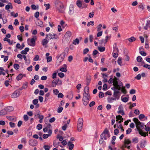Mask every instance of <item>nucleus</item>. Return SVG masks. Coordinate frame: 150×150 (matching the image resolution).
<instances>
[{"instance_id": "obj_52", "label": "nucleus", "mask_w": 150, "mask_h": 150, "mask_svg": "<svg viewBox=\"0 0 150 150\" xmlns=\"http://www.w3.org/2000/svg\"><path fill=\"white\" fill-rule=\"evenodd\" d=\"M23 57L24 60H25V63H30V60L27 61V59L26 58V56L25 55H23Z\"/></svg>"}, {"instance_id": "obj_37", "label": "nucleus", "mask_w": 150, "mask_h": 150, "mask_svg": "<svg viewBox=\"0 0 150 150\" xmlns=\"http://www.w3.org/2000/svg\"><path fill=\"white\" fill-rule=\"evenodd\" d=\"M132 142L134 143H137L138 142V139L137 137H135L132 139Z\"/></svg>"}, {"instance_id": "obj_28", "label": "nucleus", "mask_w": 150, "mask_h": 150, "mask_svg": "<svg viewBox=\"0 0 150 150\" xmlns=\"http://www.w3.org/2000/svg\"><path fill=\"white\" fill-rule=\"evenodd\" d=\"M79 39L78 38H76L75 40L73 41V43L75 45H76V44H78L79 43Z\"/></svg>"}, {"instance_id": "obj_21", "label": "nucleus", "mask_w": 150, "mask_h": 150, "mask_svg": "<svg viewBox=\"0 0 150 150\" xmlns=\"http://www.w3.org/2000/svg\"><path fill=\"white\" fill-rule=\"evenodd\" d=\"M150 27V21H147V23L146 24V25L144 27V29L145 30H147L148 27Z\"/></svg>"}, {"instance_id": "obj_60", "label": "nucleus", "mask_w": 150, "mask_h": 150, "mask_svg": "<svg viewBox=\"0 0 150 150\" xmlns=\"http://www.w3.org/2000/svg\"><path fill=\"white\" fill-rule=\"evenodd\" d=\"M47 62H50L51 61L52 59V57L51 56L48 57L47 58Z\"/></svg>"}, {"instance_id": "obj_55", "label": "nucleus", "mask_w": 150, "mask_h": 150, "mask_svg": "<svg viewBox=\"0 0 150 150\" xmlns=\"http://www.w3.org/2000/svg\"><path fill=\"white\" fill-rule=\"evenodd\" d=\"M57 139H58L60 141H62L63 139V137L62 136H60L59 135H58L57 137Z\"/></svg>"}, {"instance_id": "obj_45", "label": "nucleus", "mask_w": 150, "mask_h": 150, "mask_svg": "<svg viewBox=\"0 0 150 150\" xmlns=\"http://www.w3.org/2000/svg\"><path fill=\"white\" fill-rule=\"evenodd\" d=\"M63 110V108L62 107H59L57 110V112L59 113H61Z\"/></svg>"}, {"instance_id": "obj_26", "label": "nucleus", "mask_w": 150, "mask_h": 150, "mask_svg": "<svg viewBox=\"0 0 150 150\" xmlns=\"http://www.w3.org/2000/svg\"><path fill=\"white\" fill-rule=\"evenodd\" d=\"M76 5L79 8L82 6V4L80 0H78L76 1Z\"/></svg>"}, {"instance_id": "obj_20", "label": "nucleus", "mask_w": 150, "mask_h": 150, "mask_svg": "<svg viewBox=\"0 0 150 150\" xmlns=\"http://www.w3.org/2000/svg\"><path fill=\"white\" fill-rule=\"evenodd\" d=\"M71 33L70 31H67L65 33L64 36L67 38H70L71 35Z\"/></svg>"}, {"instance_id": "obj_50", "label": "nucleus", "mask_w": 150, "mask_h": 150, "mask_svg": "<svg viewBox=\"0 0 150 150\" xmlns=\"http://www.w3.org/2000/svg\"><path fill=\"white\" fill-rule=\"evenodd\" d=\"M142 134H140L142 136H144V137H145L146 136H148V132H142Z\"/></svg>"}, {"instance_id": "obj_38", "label": "nucleus", "mask_w": 150, "mask_h": 150, "mask_svg": "<svg viewBox=\"0 0 150 150\" xmlns=\"http://www.w3.org/2000/svg\"><path fill=\"white\" fill-rule=\"evenodd\" d=\"M118 82L116 80H114L113 82V85L118 87Z\"/></svg>"}, {"instance_id": "obj_9", "label": "nucleus", "mask_w": 150, "mask_h": 150, "mask_svg": "<svg viewBox=\"0 0 150 150\" xmlns=\"http://www.w3.org/2000/svg\"><path fill=\"white\" fill-rule=\"evenodd\" d=\"M120 92L118 91H114L113 93V96L115 97V98H116V99H119L120 98V95L119 93Z\"/></svg>"}, {"instance_id": "obj_31", "label": "nucleus", "mask_w": 150, "mask_h": 150, "mask_svg": "<svg viewBox=\"0 0 150 150\" xmlns=\"http://www.w3.org/2000/svg\"><path fill=\"white\" fill-rule=\"evenodd\" d=\"M121 91L124 94H126L127 91L125 89V87H121Z\"/></svg>"}, {"instance_id": "obj_14", "label": "nucleus", "mask_w": 150, "mask_h": 150, "mask_svg": "<svg viewBox=\"0 0 150 150\" xmlns=\"http://www.w3.org/2000/svg\"><path fill=\"white\" fill-rule=\"evenodd\" d=\"M6 112H10L13 110L14 108L12 106H8L5 108Z\"/></svg>"}, {"instance_id": "obj_36", "label": "nucleus", "mask_w": 150, "mask_h": 150, "mask_svg": "<svg viewBox=\"0 0 150 150\" xmlns=\"http://www.w3.org/2000/svg\"><path fill=\"white\" fill-rule=\"evenodd\" d=\"M44 118V116L42 115H40L39 116L38 118L40 119L39 122L40 123H41L42 122V120Z\"/></svg>"}, {"instance_id": "obj_1", "label": "nucleus", "mask_w": 150, "mask_h": 150, "mask_svg": "<svg viewBox=\"0 0 150 150\" xmlns=\"http://www.w3.org/2000/svg\"><path fill=\"white\" fill-rule=\"evenodd\" d=\"M133 121L136 124V128L139 131V134H142V132H143L142 129L144 128V126L145 125L143 123L139 121L137 118H134Z\"/></svg>"}, {"instance_id": "obj_32", "label": "nucleus", "mask_w": 150, "mask_h": 150, "mask_svg": "<svg viewBox=\"0 0 150 150\" xmlns=\"http://www.w3.org/2000/svg\"><path fill=\"white\" fill-rule=\"evenodd\" d=\"M40 114L41 113L40 111H38L36 112V114L35 115V119H37L39 117V116L40 115Z\"/></svg>"}, {"instance_id": "obj_12", "label": "nucleus", "mask_w": 150, "mask_h": 150, "mask_svg": "<svg viewBox=\"0 0 150 150\" xmlns=\"http://www.w3.org/2000/svg\"><path fill=\"white\" fill-rule=\"evenodd\" d=\"M83 98L90 99V95L89 93V92H86V91H85L83 94Z\"/></svg>"}, {"instance_id": "obj_40", "label": "nucleus", "mask_w": 150, "mask_h": 150, "mask_svg": "<svg viewBox=\"0 0 150 150\" xmlns=\"http://www.w3.org/2000/svg\"><path fill=\"white\" fill-rule=\"evenodd\" d=\"M94 22L93 21H91L88 23L87 25L88 26H89L90 25H94Z\"/></svg>"}, {"instance_id": "obj_23", "label": "nucleus", "mask_w": 150, "mask_h": 150, "mask_svg": "<svg viewBox=\"0 0 150 150\" xmlns=\"http://www.w3.org/2000/svg\"><path fill=\"white\" fill-rule=\"evenodd\" d=\"M116 98L113 97H110L108 98V101L109 103H112L113 101L115 100Z\"/></svg>"}, {"instance_id": "obj_62", "label": "nucleus", "mask_w": 150, "mask_h": 150, "mask_svg": "<svg viewBox=\"0 0 150 150\" xmlns=\"http://www.w3.org/2000/svg\"><path fill=\"white\" fill-rule=\"evenodd\" d=\"M93 16L94 12H92L89 13L88 17L89 18H92L93 17Z\"/></svg>"}, {"instance_id": "obj_33", "label": "nucleus", "mask_w": 150, "mask_h": 150, "mask_svg": "<svg viewBox=\"0 0 150 150\" xmlns=\"http://www.w3.org/2000/svg\"><path fill=\"white\" fill-rule=\"evenodd\" d=\"M112 90L114 91H116V89H117L118 91H120L121 90V88H119L115 86H114L113 87L111 88Z\"/></svg>"}, {"instance_id": "obj_16", "label": "nucleus", "mask_w": 150, "mask_h": 150, "mask_svg": "<svg viewBox=\"0 0 150 150\" xmlns=\"http://www.w3.org/2000/svg\"><path fill=\"white\" fill-rule=\"evenodd\" d=\"M59 81V79L53 80L52 82V85L53 87H54L56 86Z\"/></svg>"}, {"instance_id": "obj_42", "label": "nucleus", "mask_w": 150, "mask_h": 150, "mask_svg": "<svg viewBox=\"0 0 150 150\" xmlns=\"http://www.w3.org/2000/svg\"><path fill=\"white\" fill-rule=\"evenodd\" d=\"M129 98L127 97H124L122 99V101L125 103L127 102L128 101Z\"/></svg>"}, {"instance_id": "obj_41", "label": "nucleus", "mask_w": 150, "mask_h": 150, "mask_svg": "<svg viewBox=\"0 0 150 150\" xmlns=\"http://www.w3.org/2000/svg\"><path fill=\"white\" fill-rule=\"evenodd\" d=\"M11 16H13L14 17H16L18 16V13H16L15 14H14L13 12H12L11 13Z\"/></svg>"}, {"instance_id": "obj_64", "label": "nucleus", "mask_w": 150, "mask_h": 150, "mask_svg": "<svg viewBox=\"0 0 150 150\" xmlns=\"http://www.w3.org/2000/svg\"><path fill=\"white\" fill-rule=\"evenodd\" d=\"M44 148L45 150H50V147L48 145H44Z\"/></svg>"}, {"instance_id": "obj_34", "label": "nucleus", "mask_w": 150, "mask_h": 150, "mask_svg": "<svg viewBox=\"0 0 150 150\" xmlns=\"http://www.w3.org/2000/svg\"><path fill=\"white\" fill-rule=\"evenodd\" d=\"M98 50L101 52H103L105 50V48L104 47H98Z\"/></svg>"}, {"instance_id": "obj_5", "label": "nucleus", "mask_w": 150, "mask_h": 150, "mask_svg": "<svg viewBox=\"0 0 150 150\" xmlns=\"http://www.w3.org/2000/svg\"><path fill=\"white\" fill-rule=\"evenodd\" d=\"M29 144L32 146H36L38 144V142L35 139H31L29 141Z\"/></svg>"}, {"instance_id": "obj_22", "label": "nucleus", "mask_w": 150, "mask_h": 150, "mask_svg": "<svg viewBox=\"0 0 150 150\" xmlns=\"http://www.w3.org/2000/svg\"><path fill=\"white\" fill-rule=\"evenodd\" d=\"M108 133L109 131L107 128H106L105 129L103 132L101 134V135L104 136H105V134H107Z\"/></svg>"}, {"instance_id": "obj_6", "label": "nucleus", "mask_w": 150, "mask_h": 150, "mask_svg": "<svg viewBox=\"0 0 150 150\" xmlns=\"http://www.w3.org/2000/svg\"><path fill=\"white\" fill-rule=\"evenodd\" d=\"M57 36L56 34H54L53 33H49V34L46 35V38H47L48 39L49 38L50 39L56 38V37Z\"/></svg>"}, {"instance_id": "obj_54", "label": "nucleus", "mask_w": 150, "mask_h": 150, "mask_svg": "<svg viewBox=\"0 0 150 150\" xmlns=\"http://www.w3.org/2000/svg\"><path fill=\"white\" fill-rule=\"evenodd\" d=\"M59 70L61 71L64 72H66L67 71L66 68L64 67L61 68Z\"/></svg>"}, {"instance_id": "obj_19", "label": "nucleus", "mask_w": 150, "mask_h": 150, "mask_svg": "<svg viewBox=\"0 0 150 150\" xmlns=\"http://www.w3.org/2000/svg\"><path fill=\"white\" fill-rule=\"evenodd\" d=\"M115 50H117V53H114L113 54L112 56L113 57H114L115 58H117L118 56V54L117 53L118 52H119V50L118 48L116 47L114 48Z\"/></svg>"}, {"instance_id": "obj_2", "label": "nucleus", "mask_w": 150, "mask_h": 150, "mask_svg": "<svg viewBox=\"0 0 150 150\" xmlns=\"http://www.w3.org/2000/svg\"><path fill=\"white\" fill-rule=\"evenodd\" d=\"M54 3L55 7L59 12L63 13L64 11V8L62 3L59 0H55Z\"/></svg>"}, {"instance_id": "obj_39", "label": "nucleus", "mask_w": 150, "mask_h": 150, "mask_svg": "<svg viewBox=\"0 0 150 150\" xmlns=\"http://www.w3.org/2000/svg\"><path fill=\"white\" fill-rule=\"evenodd\" d=\"M136 38H134V37H132L130 38H129L128 39V40L130 42H133L134 41L136 40Z\"/></svg>"}, {"instance_id": "obj_18", "label": "nucleus", "mask_w": 150, "mask_h": 150, "mask_svg": "<svg viewBox=\"0 0 150 150\" xmlns=\"http://www.w3.org/2000/svg\"><path fill=\"white\" fill-rule=\"evenodd\" d=\"M74 8L73 6L72 5H70L69 8V12L70 14H72L74 13Z\"/></svg>"}, {"instance_id": "obj_46", "label": "nucleus", "mask_w": 150, "mask_h": 150, "mask_svg": "<svg viewBox=\"0 0 150 150\" xmlns=\"http://www.w3.org/2000/svg\"><path fill=\"white\" fill-rule=\"evenodd\" d=\"M36 24L38 25L41 27L43 23L41 21H39L36 23Z\"/></svg>"}, {"instance_id": "obj_10", "label": "nucleus", "mask_w": 150, "mask_h": 150, "mask_svg": "<svg viewBox=\"0 0 150 150\" xmlns=\"http://www.w3.org/2000/svg\"><path fill=\"white\" fill-rule=\"evenodd\" d=\"M107 139L106 136H103L100 135V138L99 139V143L100 144H102L104 142V140H106Z\"/></svg>"}, {"instance_id": "obj_48", "label": "nucleus", "mask_w": 150, "mask_h": 150, "mask_svg": "<svg viewBox=\"0 0 150 150\" xmlns=\"http://www.w3.org/2000/svg\"><path fill=\"white\" fill-rule=\"evenodd\" d=\"M42 128V126L41 124H38L37 126V129L39 130L41 129Z\"/></svg>"}, {"instance_id": "obj_3", "label": "nucleus", "mask_w": 150, "mask_h": 150, "mask_svg": "<svg viewBox=\"0 0 150 150\" xmlns=\"http://www.w3.org/2000/svg\"><path fill=\"white\" fill-rule=\"evenodd\" d=\"M77 126L78 131L79 132H81L82 130L83 126V118H79Z\"/></svg>"}, {"instance_id": "obj_61", "label": "nucleus", "mask_w": 150, "mask_h": 150, "mask_svg": "<svg viewBox=\"0 0 150 150\" xmlns=\"http://www.w3.org/2000/svg\"><path fill=\"white\" fill-rule=\"evenodd\" d=\"M58 74L60 78H63L64 76V74L63 73H59Z\"/></svg>"}, {"instance_id": "obj_7", "label": "nucleus", "mask_w": 150, "mask_h": 150, "mask_svg": "<svg viewBox=\"0 0 150 150\" xmlns=\"http://www.w3.org/2000/svg\"><path fill=\"white\" fill-rule=\"evenodd\" d=\"M20 96V92L16 90L11 95V98H15L19 96Z\"/></svg>"}, {"instance_id": "obj_49", "label": "nucleus", "mask_w": 150, "mask_h": 150, "mask_svg": "<svg viewBox=\"0 0 150 150\" xmlns=\"http://www.w3.org/2000/svg\"><path fill=\"white\" fill-rule=\"evenodd\" d=\"M139 8L141 9V10L142 11H143L144 10V6L142 4V3H141L139 6Z\"/></svg>"}, {"instance_id": "obj_8", "label": "nucleus", "mask_w": 150, "mask_h": 150, "mask_svg": "<svg viewBox=\"0 0 150 150\" xmlns=\"http://www.w3.org/2000/svg\"><path fill=\"white\" fill-rule=\"evenodd\" d=\"M117 113H118L121 114L122 115H125V113L123 111V107L122 105H120L119 106L118 109V110L117 111Z\"/></svg>"}, {"instance_id": "obj_30", "label": "nucleus", "mask_w": 150, "mask_h": 150, "mask_svg": "<svg viewBox=\"0 0 150 150\" xmlns=\"http://www.w3.org/2000/svg\"><path fill=\"white\" fill-rule=\"evenodd\" d=\"M86 80L87 85H88L91 81V78L90 76H87L86 77Z\"/></svg>"}, {"instance_id": "obj_29", "label": "nucleus", "mask_w": 150, "mask_h": 150, "mask_svg": "<svg viewBox=\"0 0 150 150\" xmlns=\"http://www.w3.org/2000/svg\"><path fill=\"white\" fill-rule=\"evenodd\" d=\"M6 112L5 110H3L0 111V115H5L6 113Z\"/></svg>"}, {"instance_id": "obj_58", "label": "nucleus", "mask_w": 150, "mask_h": 150, "mask_svg": "<svg viewBox=\"0 0 150 150\" xmlns=\"http://www.w3.org/2000/svg\"><path fill=\"white\" fill-rule=\"evenodd\" d=\"M38 100L37 99H35L33 101V103L35 105H36L38 103Z\"/></svg>"}, {"instance_id": "obj_56", "label": "nucleus", "mask_w": 150, "mask_h": 150, "mask_svg": "<svg viewBox=\"0 0 150 150\" xmlns=\"http://www.w3.org/2000/svg\"><path fill=\"white\" fill-rule=\"evenodd\" d=\"M143 67L147 68L148 69L150 70V65L147 64H144L143 66Z\"/></svg>"}, {"instance_id": "obj_47", "label": "nucleus", "mask_w": 150, "mask_h": 150, "mask_svg": "<svg viewBox=\"0 0 150 150\" xmlns=\"http://www.w3.org/2000/svg\"><path fill=\"white\" fill-rule=\"evenodd\" d=\"M145 117V116L144 114H141L139 116V118L140 120H141Z\"/></svg>"}, {"instance_id": "obj_43", "label": "nucleus", "mask_w": 150, "mask_h": 150, "mask_svg": "<svg viewBox=\"0 0 150 150\" xmlns=\"http://www.w3.org/2000/svg\"><path fill=\"white\" fill-rule=\"evenodd\" d=\"M28 83L27 82H25L24 83L22 86V87L23 89H25L26 88L28 87Z\"/></svg>"}, {"instance_id": "obj_35", "label": "nucleus", "mask_w": 150, "mask_h": 150, "mask_svg": "<svg viewBox=\"0 0 150 150\" xmlns=\"http://www.w3.org/2000/svg\"><path fill=\"white\" fill-rule=\"evenodd\" d=\"M122 59L121 57H119L117 60V63L120 66H122Z\"/></svg>"}, {"instance_id": "obj_4", "label": "nucleus", "mask_w": 150, "mask_h": 150, "mask_svg": "<svg viewBox=\"0 0 150 150\" xmlns=\"http://www.w3.org/2000/svg\"><path fill=\"white\" fill-rule=\"evenodd\" d=\"M131 142L128 139H125L124 141V146L127 148L128 149H129L131 145Z\"/></svg>"}, {"instance_id": "obj_59", "label": "nucleus", "mask_w": 150, "mask_h": 150, "mask_svg": "<svg viewBox=\"0 0 150 150\" xmlns=\"http://www.w3.org/2000/svg\"><path fill=\"white\" fill-rule=\"evenodd\" d=\"M116 118L117 119L116 121H117L118 120H120L121 119H122V116H121L120 115H119L118 116H116Z\"/></svg>"}, {"instance_id": "obj_63", "label": "nucleus", "mask_w": 150, "mask_h": 150, "mask_svg": "<svg viewBox=\"0 0 150 150\" xmlns=\"http://www.w3.org/2000/svg\"><path fill=\"white\" fill-rule=\"evenodd\" d=\"M144 127H145V130L146 131H150V127H146V125H145Z\"/></svg>"}, {"instance_id": "obj_57", "label": "nucleus", "mask_w": 150, "mask_h": 150, "mask_svg": "<svg viewBox=\"0 0 150 150\" xmlns=\"http://www.w3.org/2000/svg\"><path fill=\"white\" fill-rule=\"evenodd\" d=\"M30 42L33 45H34L33 46H34L35 43V40L34 38H32L30 40Z\"/></svg>"}, {"instance_id": "obj_24", "label": "nucleus", "mask_w": 150, "mask_h": 150, "mask_svg": "<svg viewBox=\"0 0 150 150\" xmlns=\"http://www.w3.org/2000/svg\"><path fill=\"white\" fill-rule=\"evenodd\" d=\"M31 7L33 10H36L38 9L39 6L38 5L36 6L34 4H32L31 5Z\"/></svg>"}, {"instance_id": "obj_15", "label": "nucleus", "mask_w": 150, "mask_h": 150, "mask_svg": "<svg viewBox=\"0 0 150 150\" xmlns=\"http://www.w3.org/2000/svg\"><path fill=\"white\" fill-rule=\"evenodd\" d=\"M67 145L69 146V150H72L73 149L74 147V144L71 142L69 141Z\"/></svg>"}, {"instance_id": "obj_11", "label": "nucleus", "mask_w": 150, "mask_h": 150, "mask_svg": "<svg viewBox=\"0 0 150 150\" xmlns=\"http://www.w3.org/2000/svg\"><path fill=\"white\" fill-rule=\"evenodd\" d=\"M48 39L46 37L45 39H43L42 41V45L43 46H45V47H46V45L48 42V41L47 40Z\"/></svg>"}, {"instance_id": "obj_53", "label": "nucleus", "mask_w": 150, "mask_h": 150, "mask_svg": "<svg viewBox=\"0 0 150 150\" xmlns=\"http://www.w3.org/2000/svg\"><path fill=\"white\" fill-rule=\"evenodd\" d=\"M19 65L17 64H15L14 65V68L16 69H18L19 68Z\"/></svg>"}, {"instance_id": "obj_25", "label": "nucleus", "mask_w": 150, "mask_h": 150, "mask_svg": "<svg viewBox=\"0 0 150 150\" xmlns=\"http://www.w3.org/2000/svg\"><path fill=\"white\" fill-rule=\"evenodd\" d=\"M23 75L22 74H19L16 77V79L17 80L19 81L21 80L23 78Z\"/></svg>"}, {"instance_id": "obj_27", "label": "nucleus", "mask_w": 150, "mask_h": 150, "mask_svg": "<svg viewBox=\"0 0 150 150\" xmlns=\"http://www.w3.org/2000/svg\"><path fill=\"white\" fill-rule=\"evenodd\" d=\"M66 54L65 52L62 53L59 56V58L61 57L62 61H63L65 56Z\"/></svg>"}, {"instance_id": "obj_44", "label": "nucleus", "mask_w": 150, "mask_h": 150, "mask_svg": "<svg viewBox=\"0 0 150 150\" xmlns=\"http://www.w3.org/2000/svg\"><path fill=\"white\" fill-rule=\"evenodd\" d=\"M142 59V57L140 56L138 57L137 58V61L139 62H141Z\"/></svg>"}, {"instance_id": "obj_17", "label": "nucleus", "mask_w": 150, "mask_h": 150, "mask_svg": "<svg viewBox=\"0 0 150 150\" xmlns=\"http://www.w3.org/2000/svg\"><path fill=\"white\" fill-rule=\"evenodd\" d=\"M89 99L86 98H83V102L84 105H86L89 102Z\"/></svg>"}, {"instance_id": "obj_13", "label": "nucleus", "mask_w": 150, "mask_h": 150, "mask_svg": "<svg viewBox=\"0 0 150 150\" xmlns=\"http://www.w3.org/2000/svg\"><path fill=\"white\" fill-rule=\"evenodd\" d=\"M108 38V36H106L105 37V38L104 40L102 39L100 41L99 43L101 44H105L107 42Z\"/></svg>"}, {"instance_id": "obj_51", "label": "nucleus", "mask_w": 150, "mask_h": 150, "mask_svg": "<svg viewBox=\"0 0 150 150\" xmlns=\"http://www.w3.org/2000/svg\"><path fill=\"white\" fill-rule=\"evenodd\" d=\"M104 95L103 93L101 92H99V97L100 98H102L104 97Z\"/></svg>"}]
</instances>
